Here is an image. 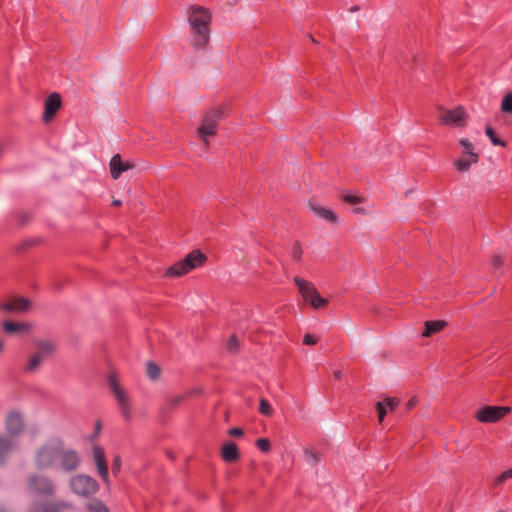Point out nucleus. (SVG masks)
<instances>
[{"instance_id":"1","label":"nucleus","mask_w":512,"mask_h":512,"mask_svg":"<svg viewBox=\"0 0 512 512\" xmlns=\"http://www.w3.org/2000/svg\"><path fill=\"white\" fill-rule=\"evenodd\" d=\"M211 12L203 6L192 5L188 22L191 28V45L195 50L204 49L210 40Z\"/></svg>"},{"instance_id":"2","label":"nucleus","mask_w":512,"mask_h":512,"mask_svg":"<svg viewBox=\"0 0 512 512\" xmlns=\"http://www.w3.org/2000/svg\"><path fill=\"white\" fill-rule=\"evenodd\" d=\"M226 110V106L220 105L206 111L203 115L197 132L206 146L209 145L208 138L217 134L218 122L226 116Z\"/></svg>"},{"instance_id":"3","label":"nucleus","mask_w":512,"mask_h":512,"mask_svg":"<svg viewBox=\"0 0 512 512\" xmlns=\"http://www.w3.org/2000/svg\"><path fill=\"white\" fill-rule=\"evenodd\" d=\"M207 257L200 250H192L182 260L171 265L165 272L167 277H180L202 266Z\"/></svg>"},{"instance_id":"4","label":"nucleus","mask_w":512,"mask_h":512,"mask_svg":"<svg viewBox=\"0 0 512 512\" xmlns=\"http://www.w3.org/2000/svg\"><path fill=\"white\" fill-rule=\"evenodd\" d=\"M295 285L298 287L299 293L303 299L308 302L313 308H324L328 304V300L321 297L314 284L299 276L293 279Z\"/></svg>"},{"instance_id":"5","label":"nucleus","mask_w":512,"mask_h":512,"mask_svg":"<svg viewBox=\"0 0 512 512\" xmlns=\"http://www.w3.org/2000/svg\"><path fill=\"white\" fill-rule=\"evenodd\" d=\"M61 442H52L41 446L35 457L36 467L40 470L53 467L59 458Z\"/></svg>"},{"instance_id":"6","label":"nucleus","mask_w":512,"mask_h":512,"mask_svg":"<svg viewBox=\"0 0 512 512\" xmlns=\"http://www.w3.org/2000/svg\"><path fill=\"white\" fill-rule=\"evenodd\" d=\"M28 489L34 495L42 496V497H53L56 492V486L53 483L52 479L40 475V474H31L27 478Z\"/></svg>"},{"instance_id":"7","label":"nucleus","mask_w":512,"mask_h":512,"mask_svg":"<svg viewBox=\"0 0 512 512\" xmlns=\"http://www.w3.org/2000/svg\"><path fill=\"white\" fill-rule=\"evenodd\" d=\"M69 484L71 490L75 494L82 497H90L93 494H95L99 489L97 481L94 478L84 474H78L73 476L70 479Z\"/></svg>"},{"instance_id":"8","label":"nucleus","mask_w":512,"mask_h":512,"mask_svg":"<svg viewBox=\"0 0 512 512\" xmlns=\"http://www.w3.org/2000/svg\"><path fill=\"white\" fill-rule=\"evenodd\" d=\"M509 412V407L484 406L476 412L475 418L482 423H495L504 418Z\"/></svg>"},{"instance_id":"9","label":"nucleus","mask_w":512,"mask_h":512,"mask_svg":"<svg viewBox=\"0 0 512 512\" xmlns=\"http://www.w3.org/2000/svg\"><path fill=\"white\" fill-rule=\"evenodd\" d=\"M109 385L118 402L123 417L127 421L130 420L131 408L126 392L120 387L117 379L113 375L109 376Z\"/></svg>"},{"instance_id":"10","label":"nucleus","mask_w":512,"mask_h":512,"mask_svg":"<svg viewBox=\"0 0 512 512\" xmlns=\"http://www.w3.org/2000/svg\"><path fill=\"white\" fill-rule=\"evenodd\" d=\"M59 454L58 461L62 470L71 472L78 468L80 464V456L75 450L65 449L61 442Z\"/></svg>"},{"instance_id":"11","label":"nucleus","mask_w":512,"mask_h":512,"mask_svg":"<svg viewBox=\"0 0 512 512\" xmlns=\"http://www.w3.org/2000/svg\"><path fill=\"white\" fill-rule=\"evenodd\" d=\"M62 105L60 94L54 92L50 94L44 103V113L42 120L44 123H49L56 115L57 111Z\"/></svg>"},{"instance_id":"12","label":"nucleus","mask_w":512,"mask_h":512,"mask_svg":"<svg viewBox=\"0 0 512 512\" xmlns=\"http://www.w3.org/2000/svg\"><path fill=\"white\" fill-rule=\"evenodd\" d=\"M466 114L462 107H457L453 110L444 109L440 115V120L443 125L463 126Z\"/></svg>"},{"instance_id":"13","label":"nucleus","mask_w":512,"mask_h":512,"mask_svg":"<svg viewBox=\"0 0 512 512\" xmlns=\"http://www.w3.org/2000/svg\"><path fill=\"white\" fill-rule=\"evenodd\" d=\"M72 505L64 501L32 503L29 512H62L64 509H71Z\"/></svg>"},{"instance_id":"14","label":"nucleus","mask_w":512,"mask_h":512,"mask_svg":"<svg viewBox=\"0 0 512 512\" xmlns=\"http://www.w3.org/2000/svg\"><path fill=\"white\" fill-rule=\"evenodd\" d=\"M25 428L23 416L18 411H11L6 417V429L10 436L20 435Z\"/></svg>"},{"instance_id":"15","label":"nucleus","mask_w":512,"mask_h":512,"mask_svg":"<svg viewBox=\"0 0 512 512\" xmlns=\"http://www.w3.org/2000/svg\"><path fill=\"white\" fill-rule=\"evenodd\" d=\"M93 456L101 479L108 483L109 472L104 449L99 445H95L93 447Z\"/></svg>"},{"instance_id":"16","label":"nucleus","mask_w":512,"mask_h":512,"mask_svg":"<svg viewBox=\"0 0 512 512\" xmlns=\"http://www.w3.org/2000/svg\"><path fill=\"white\" fill-rule=\"evenodd\" d=\"M400 400L397 397H386L383 401H378L375 405L379 423H382L388 410L394 411L399 405Z\"/></svg>"},{"instance_id":"17","label":"nucleus","mask_w":512,"mask_h":512,"mask_svg":"<svg viewBox=\"0 0 512 512\" xmlns=\"http://www.w3.org/2000/svg\"><path fill=\"white\" fill-rule=\"evenodd\" d=\"M111 177L116 180L123 172L133 168V164L128 161H122L120 154H115L109 163Z\"/></svg>"},{"instance_id":"18","label":"nucleus","mask_w":512,"mask_h":512,"mask_svg":"<svg viewBox=\"0 0 512 512\" xmlns=\"http://www.w3.org/2000/svg\"><path fill=\"white\" fill-rule=\"evenodd\" d=\"M30 302L23 297H15L9 302L0 303V309L5 312H24L29 308Z\"/></svg>"},{"instance_id":"19","label":"nucleus","mask_w":512,"mask_h":512,"mask_svg":"<svg viewBox=\"0 0 512 512\" xmlns=\"http://www.w3.org/2000/svg\"><path fill=\"white\" fill-rule=\"evenodd\" d=\"M194 391H189L187 393L177 395V396H168L165 399V403L163 404L161 410L162 413H169L172 409L180 406L189 396H191Z\"/></svg>"},{"instance_id":"20","label":"nucleus","mask_w":512,"mask_h":512,"mask_svg":"<svg viewBox=\"0 0 512 512\" xmlns=\"http://www.w3.org/2000/svg\"><path fill=\"white\" fill-rule=\"evenodd\" d=\"M222 459L227 463H234L240 458L239 450L234 442H228L222 447Z\"/></svg>"},{"instance_id":"21","label":"nucleus","mask_w":512,"mask_h":512,"mask_svg":"<svg viewBox=\"0 0 512 512\" xmlns=\"http://www.w3.org/2000/svg\"><path fill=\"white\" fill-rule=\"evenodd\" d=\"M447 326L444 320H430L424 323L423 337H431Z\"/></svg>"},{"instance_id":"22","label":"nucleus","mask_w":512,"mask_h":512,"mask_svg":"<svg viewBox=\"0 0 512 512\" xmlns=\"http://www.w3.org/2000/svg\"><path fill=\"white\" fill-rule=\"evenodd\" d=\"M13 447L14 442L11 438L0 435V465L4 464Z\"/></svg>"},{"instance_id":"23","label":"nucleus","mask_w":512,"mask_h":512,"mask_svg":"<svg viewBox=\"0 0 512 512\" xmlns=\"http://www.w3.org/2000/svg\"><path fill=\"white\" fill-rule=\"evenodd\" d=\"M459 144L463 148V154L472 158V162L479 161V155L477 153L473 152V149H474L473 144L467 138H461L459 141Z\"/></svg>"},{"instance_id":"24","label":"nucleus","mask_w":512,"mask_h":512,"mask_svg":"<svg viewBox=\"0 0 512 512\" xmlns=\"http://www.w3.org/2000/svg\"><path fill=\"white\" fill-rule=\"evenodd\" d=\"M3 330L7 333L13 334L20 331H25L28 329V326L24 323H16L12 321H4L3 322Z\"/></svg>"},{"instance_id":"25","label":"nucleus","mask_w":512,"mask_h":512,"mask_svg":"<svg viewBox=\"0 0 512 512\" xmlns=\"http://www.w3.org/2000/svg\"><path fill=\"white\" fill-rule=\"evenodd\" d=\"M36 346L39 349V354L43 356L52 355L55 350L54 344L50 341H37Z\"/></svg>"},{"instance_id":"26","label":"nucleus","mask_w":512,"mask_h":512,"mask_svg":"<svg viewBox=\"0 0 512 512\" xmlns=\"http://www.w3.org/2000/svg\"><path fill=\"white\" fill-rule=\"evenodd\" d=\"M146 373L151 380L155 381L159 378L161 369L155 362L148 361L146 364Z\"/></svg>"},{"instance_id":"27","label":"nucleus","mask_w":512,"mask_h":512,"mask_svg":"<svg viewBox=\"0 0 512 512\" xmlns=\"http://www.w3.org/2000/svg\"><path fill=\"white\" fill-rule=\"evenodd\" d=\"M485 134L489 137L491 143L494 146H506V143L496 135L495 130L491 126H487L485 128Z\"/></svg>"},{"instance_id":"28","label":"nucleus","mask_w":512,"mask_h":512,"mask_svg":"<svg viewBox=\"0 0 512 512\" xmlns=\"http://www.w3.org/2000/svg\"><path fill=\"white\" fill-rule=\"evenodd\" d=\"M314 211L318 216L328 220L329 222H335L337 220L336 214L331 209L319 207L314 208Z\"/></svg>"},{"instance_id":"29","label":"nucleus","mask_w":512,"mask_h":512,"mask_svg":"<svg viewBox=\"0 0 512 512\" xmlns=\"http://www.w3.org/2000/svg\"><path fill=\"white\" fill-rule=\"evenodd\" d=\"M89 512H109L108 507L100 500L94 499L87 504Z\"/></svg>"},{"instance_id":"30","label":"nucleus","mask_w":512,"mask_h":512,"mask_svg":"<svg viewBox=\"0 0 512 512\" xmlns=\"http://www.w3.org/2000/svg\"><path fill=\"white\" fill-rule=\"evenodd\" d=\"M476 162H472V158L469 157V159L465 158H459L454 162L456 170L459 172H466L470 169V166L472 164H475Z\"/></svg>"},{"instance_id":"31","label":"nucleus","mask_w":512,"mask_h":512,"mask_svg":"<svg viewBox=\"0 0 512 512\" xmlns=\"http://www.w3.org/2000/svg\"><path fill=\"white\" fill-rule=\"evenodd\" d=\"M501 111L512 114V92L507 93L501 101Z\"/></svg>"},{"instance_id":"32","label":"nucleus","mask_w":512,"mask_h":512,"mask_svg":"<svg viewBox=\"0 0 512 512\" xmlns=\"http://www.w3.org/2000/svg\"><path fill=\"white\" fill-rule=\"evenodd\" d=\"M259 412L266 417H270L273 415L274 409L266 399L262 398L259 403Z\"/></svg>"},{"instance_id":"33","label":"nucleus","mask_w":512,"mask_h":512,"mask_svg":"<svg viewBox=\"0 0 512 512\" xmlns=\"http://www.w3.org/2000/svg\"><path fill=\"white\" fill-rule=\"evenodd\" d=\"M16 217L18 220V225L23 227L31 221L32 213L29 211H20L16 214Z\"/></svg>"},{"instance_id":"34","label":"nucleus","mask_w":512,"mask_h":512,"mask_svg":"<svg viewBox=\"0 0 512 512\" xmlns=\"http://www.w3.org/2000/svg\"><path fill=\"white\" fill-rule=\"evenodd\" d=\"M226 348L232 354L238 353L239 342L235 334L231 335L230 338L228 339Z\"/></svg>"},{"instance_id":"35","label":"nucleus","mask_w":512,"mask_h":512,"mask_svg":"<svg viewBox=\"0 0 512 512\" xmlns=\"http://www.w3.org/2000/svg\"><path fill=\"white\" fill-rule=\"evenodd\" d=\"M303 250L301 243L299 241H295L292 246L291 257L294 261H299L302 258Z\"/></svg>"},{"instance_id":"36","label":"nucleus","mask_w":512,"mask_h":512,"mask_svg":"<svg viewBox=\"0 0 512 512\" xmlns=\"http://www.w3.org/2000/svg\"><path fill=\"white\" fill-rule=\"evenodd\" d=\"M341 199L348 204H360L363 202L362 197L351 193H346L341 196Z\"/></svg>"},{"instance_id":"37","label":"nucleus","mask_w":512,"mask_h":512,"mask_svg":"<svg viewBox=\"0 0 512 512\" xmlns=\"http://www.w3.org/2000/svg\"><path fill=\"white\" fill-rule=\"evenodd\" d=\"M256 446L263 453H268L271 450V442L267 438L257 439Z\"/></svg>"},{"instance_id":"38","label":"nucleus","mask_w":512,"mask_h":512,"mask_svg":"<svg viewBox=\"0 0 512 512\" xmlns=\"http://www.w3.org/2000/svg\"><path fill=\"white\" fill-rule=\"evenodd\" d=\"M40 364H41V355L35 354L30 358V360L27 364L26 370L33 371L36 368H38Z\"/></svg>"},{"instance_id":"39","label":"nucleus","mask_w":512,"mask_h":512,"mask_svg":"<svg viewBox=\"0 0 512 512\" xmlns=\"http://www.w3.org/2000/svg\"><path fill=\"white\" fill-rule=\"evenodd\" d=\"M509 478H512V468L504 471L497 478H495V485H500Z\"/></svg>"},{"instance_id":"40","label":"nucleus","mask_w":512,"mask_h":512,"mask_svg":"<svg viewBox=\"0 0 512 512\" xmlns=\"http://www.w3.org/2000/svg\"><path fill=\"white\" fill-rule=\"evenodd\" d=\"M121 456L120 455H116L113 459V462H112V466H111V470H112V473L114 475H116L117 473L120 472V469H121Z\"/></svg>"},{"instance_id":"41","label":"nucleus","mask_w":512,"mask_h":512,"mask_svg":"<svg viewBox=\"0 0 512 512\" xmlns=\"http://www.w3.org/2000/svg\"><path fill=\"white\" fill-rule=\"evenodd\" d=\"M303 343L305 345H314L317 343V339L311 334H305L303 338Z\"/></svg>"},{"instance_id":"42","label":"nucleus","mask_w":512,"mask_h":512,"mask_svg":"<svg viewBox=\"0 0 512 512\" xmlns=\"http://www.w3.org/2000/svg\"><path fill=\"white\" fill-rule=\"evenodd\" d=\"M228 434L233 437H240L244 434L243 430L238 427L229 429Z\"/></svg>"},{"instance_id":"43","label":"nucleus","mask_w":512,"mask_h":512,"mask_svg":"<svg viewBox=\"0 0 512 512\" xmlns=\"http://www.w3.org/2000/svg\"><path fill=\"white\" fill-rule=\"evenodd\" d=\"M503 264H504V260L501 256H499V255L494 256V258H493L494 268L499 269L503 266Z\"/></svg>"},{"instance_id":"44","label":"nucleus","mask_w":512,"mask_h":512,"mask_svg":"<svg viewBox=\"0 0 512 512\" xmlns=\"http://www.w3.org/2000/svg\"><path fill=\"white\" fill-rule=\"evenodd\" d=\"M416 404H417L416 398L413 397V398L409 399L407 401V403L405 404L406 411L412 410L416 406Z\"/></svg>"},{"instance_id":"45","label":"nucleus","mask_w":512,"mask_h":512,"mask_svg":"<svg viewBox=\"0 0 512 512\" xmlns=\"http://www.w3.org/2000/svg\"><path fill=\"white\" fill-rule=\"evenodd\" d=\"M306 454L311 457L314 462H317L318 461V456L316 453H314L313 451H306Z\"/></svg>"},{"instance_id":"46","label":"nucleus","mask_w":512,"mask_h":512,"mask_svg":"<svg viewBox=\"0 0 512 512\" xmlns=\"http://www.w3.org/2000/svg\"><path fill=\"white\" fill-rule=\"evenodd\" d=\"M334 377L338 380H340L342 378V372L337 370L334 372Z\"/></svg>"},{"instance_id":"47","label":"nucleus","mask_w":512,"mask_h":512,"mask_svg":"<svg viewBox=\"0 0 512 512\" xmlns=\"http://www.w3.org/2000/svg\"><path fill=\"white\" fill-rule=\"evenodd\" d=\"M112 205H113V206H116V207H117V206H120V205H121V201H120V200H114V201L112 202Z\"/></svg>"},{"instance_id":"48","label":"nucleus","mask_w":512,"mask_h":512,"mask_svg":"<svg viewBox=\"0 0 512 512\" xmlns=\"http://www.w3.org/2000/svg\"><path fill=\"white\" fill-rule=\"evenodd\" d=\"M96 432H98L101 429V423L98 421L95 424Z\"/></svg>"},{"instance_id":"49","label":"nucleus","mask_w":512,"mask_h":512,"mask_svg":"<svg viewBox=\"0 0 512 512\" xmlns=\"http://www.w3.org/2000/svg\"><path fill=\"white\" fill-rule=\"evenodd\" d=\"M358 10H359L358 6H353V7L350 8L351 12H355V11H358Z\"/></svg>"},{"instance_id":"50","label":"nucleus","mask_w":512,"mask_h":512,"mask_svg":"<svg viewBox=\"0 0 512 512\" xmlns=\"http://www.w3.org/2000/svg\"><path fill=\"white\" fill-rule=\"evenodd\" d=\"M3 351V342L2 340L0 339V353Z\"/></svg>"},{"instance_id":"51","label":"nucleus","mask_w":512,"mask_h":512,"mask_svg":"<svg viewBox=\"0 0 512 512\" xmlns=\"http://www.w3.org/2000/svg\"><path fill=\"white\" fill-rule=\"evenodd\" d=\"M362 209L361 208H358L355 210V212H360Z\"/></svg>"},{"instance_id":"52","label":"nucleus","mask_w":512,"mask_h":512,"mask_svg":"<svg viewBox=\"0 0 512 512\" xmlns=\"http://www.w3.org/2000/svg\"><path fill=\"white\" fill-rule=\"evenodd\" d=\"M0 512H6L4 509H0Z\"/></svg>"}]
</instances>
